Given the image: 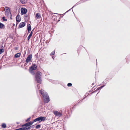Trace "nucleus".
Masks as SVG:
<instances>
[{
    "instance_id": "1",
    "label": "nucleus",
    "mask_w": 130,
    "mask_h": 130,
    "mask_svg": "<svg viewBox=\"0 0 130 130\" xmlns=\"http://www.w3.org/2000/svg\"><path fill=\"white\" fill-rule=\"evenodd\" d=\"M39 91L40 93L41 94L43 98L44 102L46 103H48L49 102L50 100L47 93L46 92H44V90L42 89L39 90Z\"/></svg>"
},
{
    "instance_id": "2",
    "label": "nucleus",
    "mask_w": 130,
    "mask_h": 130,
    "mask_svg": "<svg viewBox=\"0 0 130 130\" xmlns=\"http://www.w3.org/2000/svg\"><path fill=\"white\" fill-rule=\"evenodd\" d=\"M41 73L39 71H38L35 75L36 80L37 83L40 84L42 80L41 78Z\"/></svg>"
},
{
    "instance_id": "3",
    "label": "nucleus",
    "mask_w": 130,
    "mask_h": 130,
    "mask_svg": "<svg viewBox=\"0 0 130 130\" xmlns=\"http://www.w3.org/2000/svg\"><path fill=\"white\" fill-rule=\"evenodd\" d=\"M32 57V54L29 55L26 58V63H28L30 62L31 59Z\"/></svg>"
},
{
    "instance_id": "4",
    "label": "nucleus",
    "mask_w": 130,
    "mask_h": 130,
    "mask_svg": "<svg viewBox=\"0 0 130 130\" xmlns=\"http://www.w3.org/2000/svg\"><path fill=\"white\" fill-rule=\"evenodd\" d=\"M34 122L33 121L32 122L30 121L29 122H28L27 123H26L22 125V127H24V126H29L32 125V124Z\"/></svg>"
},
{
    "instance_id": "5",
    "label": "nucleus",
    "mask_w": 130,
    "mask_h": 130,
    "mask_svg": "<svg viewBox=\"0 0 130 130\" xmlns=\"http://www.w3.org/2000/svg\"><path fill=\"white\" fill-rule=\"evenodd\" d=\"M53 112L56 116L60 117L62 115V114L60 112L58 111H54Z\"/></svg>"
},
{
    "instance_id": "6",
    "label": "nucleus",
    "mask_w": 130,
    "mask_h": 130,
    "mask_svg": "<svg viewBox=\"0 0 130 130\" xmlns=\"http://www.w3.org/2000/svg\"><path fill=\"white\" fill-rule=\"evenodd\" d=\"M21 13L22 14H26L27 11V10L25 8H21Z\"/></svg>"
},
{
    "instance_id": "7",
    "label": "nucleus",
    "mask_w": 130,
    "mask_h": 130,
    "mask_svg": "<svg viewBox=\"0 0 130 130\" xmlns=\"http://www.w3.org/2000/svg\"><path fill=\"white\" fill-rule=\"evenodd\" d=\"M25 23L24 22L21 23L20 24L19 28H20L24 27L25 26Z\"/></svg>"
},
{
    "instance_id": "8",
    "label": "nucleus",
    "mask_w": 130,
    "mask_h": 130,
    "mask_svg": "<svg viewBox=\"0 0 130 130\" xmlns=\"http://www.w3.org/2000/svg\"><path fill=\"white\" fill-rule=\"evenodd\" d=\"M37 67V66L35 64H34L33 65L31 66L30 68L33 70H35L36 69Z\"/></svg>"
},
{
    "instance_id": "9",
    "label": "nucleus",
    "mask_w": 130,
    "mask_h": 130,
    "mask_svg": "<svg viewBox=\"0 0 130 130\" xmlns=\"http://www.w3.org/2000/svg\"><path fill=\"white\" fill-rule=\"evenodd\" d=\"M16 21L18 22H19L21 21V18H20V15L18 14L16 17Z\"/></svg>"
},
{
    "instance_id": "10",
    "label": "nucleus",
    "mask_w": 130,
    "mask_h": 130,
    "mask_svg": "<svg viewBox=\"0 0 130 130\" xmlns=\"http://www.w3.org/2000/svg\"><path fill=\"white\" fill-rule=\"evenodd\" d=\"M5 13L7 15H9L10 14H11L10 10L9 8L6 9V10L5 11Z\"/></svg>"
},
{
    "instance_id": "11",
    "label": "nucleus",
    "mask_w": 130,
    "mask_h": 130,
    "mask_svg": "<svg viewBox=\"0 0 130 130\" xmlns=\"http://www.w3.org/2000/svg\"><path fill=\"white\" fill-rule=\"evenodd\" d=\"M40 120L41 121H44L46 119V117L42 116H40L39 117Z\"/></svg>"
},
{
    "instance_id": "12",
    "label": "nucleus",
    "mask_w": 130,
    "mask_h": 130,
    "mask_svg": "<svg viewBox=\"0 0 130 130\" xmlns=\"http://www.w3.org/2000/svg\"><path fill=\"white\" fill-rule=\"evenodd\" d=\"M21 54L20 53H18L16 54H15L14 55V57L17 58L19 57L20 56Z\"/></svg>"
},
{
    "instance_id": "13",
    "label": "nucleus",
    "mask_w": 130,
    "mask_h": 130,
    "mask_svg": "<svg viewBox=\"0 0 130 130\" xmlns=\"http://www.w3.org/2000/svg\"><path fill=\"white\" fill-rule=\"evenodd\" d=\"M36 16L37 19H40L41 17V15L38 13L36 14Z\"/></svg>"
},
{
    "instance_id": "14",
    "label": "nucleus",
    "mask_w": 130,
    "mask_h": 130,
    "mask_svg": "<svg viewBox=\"0 0 130 130\" xmlns=\"http://www.w3.org/2000/svg\"><path fill=\"white\" fill-rule=\"evenodd\" d=\"M28 26L27 29L28 30V32H29L31 30V27L30 25L29 24L28 25Z\"/></svg>"
},
{
    "instance_id": "15",
    "label": "nucleus",
    "mask_w": 130,
    "mask_h": 130,
    "mask_svg": "<svg viewBox=\"0 0 130 130\" xmlns=\"http://www.w3.org/2000/svg\"><path fill=\"white\" fill-rule=\"evenodd\" d=\"M29 71L32 75H34L35 74V72L34 71V70L30 68L29 69Z\"/></svg>"
},
{
    "instance_id": "16",
    "label": "nucleus",
    "mask_w": 130,
    "mask_h": 130,
    "mask_svg": "<svg viewBox=\"0 0 130 130\" xmlns=\"http://www.w3.org/2000/svg\"><path fill=\"white\" fill-rule=\"evenodd\" d=\"M40 121V118L39 117L35 119L33 121L34 122H36L37 121Z\"/></svg>"
},
{
    "instance_id": "17",
    "label": "nucleus",
    "mask_w": 130,
    "mask_h": 130,
    "mask_svg": "<svg viewBox=\"0 0 130 130\" xmlns=\"http://www.w3.org/2000/svg\"><path fill=\"white\" fill-rule=\"evenodd\" d=\"M105 85V84L104 85L101 86L99 87H98L97 88L96 90H100L102 88L104 87Z\"/></svg>"
},
{
    "instance_id": "18",
    "label": "nucleus",
    "mask_w": 130,
    "mask_h": 130,
    "mask_svg": "<svg viewBox=\"0 0 130 130\" xmlns=\"http://www.w3.org/2000/svg\"><path fill=\"white\" fill-rule=\"evenodd\" d=\"M21 2L23 4H24L26 2V0H21Z\"/></svg>"
},
{
    "instance_id": "19",
    "label": "nucleus",
    "mask_w": 130,
    "mask_h": 130,
    "mask_svg": "<svg viewBox=\"0 0 130 130\" xmlns=\"http://www.w3.org/2000/svg\"><path fill=\"white\" fill-rule=\"evenodd\" d=\"M25 127H24V128H25V129L27 130H29L30 129V127L29 126H28V127H27L28 126H25Z\"/></svg>"
},
{
    "instance_id": "20",
    "label": "nucleus",
    "mask_w": 130,
    "mask_h": 130,
    "mask_svg": "<svg viewBox=\"0 0 130 130\" xmlns=\"http://www.w3.org/2000/svg\"><path fill=\"white\" fill-rule=\"evenodd\" d=\"M4 26L3 24L0 23V28H2Z\"/></svg>"
},
{
    "instance_id": "21",
    "label": "nucleus",
    "mask_w": 130,
    "mask_h": 130,
    "mask_svg": "<svg viewBox=\"0 0 130 130\" xmlns=\"http://www.w3.org/2000/svg\"><path fill=\"white\" fill-rule=\"evenodd\" d=\"M4 50L3 49L0 48V54L4 52Z\"/></svg>"
},
{
    "instance_id": "22",
    "label": "nucleus",
    "mask_w": 130,
    "mask_h": 130,
    "mask_svg": "<svg viewBox=\"0 0 130 130\" xmlns=\"http://www.w3.org/2000/svg\"><path fill=\"white\" fill-rule=\"evenodd\" d=\"M41 126V125L40 124H38L36 126L35 128L36 129H38L39 128H40Z\"/></svg>"
},
{
    "instance_id": "23",
    "label": "nucleus",
    "mask_w": 130,
    "mask_h": 130,
    "mask_svg": "<svg viewBox=\"0 0 130 130\" xmlns=\"http://www.w3.org/2000/svg\"><path fill=\"white\" fill-rule=\"evenodd\" d=\"M2 126L4 128H5L6 127V125L5 123H3L2 124Z\"/></svg>"
},
{
    "instance_id": "24",
    "label": "nucleus",
    "mask_w": 130,
    "mask_h": 130,
    "mask_svg": "<svg viewBox=\"0 0 130 130\" xmlns=\"http://www.w3.org/2000/svg\"><path fill=\"white\" fill-rule=\"evenodd\" d=\"M24 129H25L24 128V127H21L20 128H19V129H18V130H23Z\"/></svg>"
},
{
    "instance_id": "25",
    "label": "nucleus",
    "mask_w": 130,
    "mask_h": 130,
    "mask_svg": "<svg viewBox=\"0 0 130 130\" xmlns=\"http://www.w3.org/2000/svg\"><path fill=\"white\" fill-rule=\"evenodd\" d=\"M32 36V35H30L29 34V36H28L27 38V39L28 40H29L30 39V38Z\"/></svg>"
},
{
    "instance_id": "26",
    "label": "nucleus",
    "mask_w": 130,
    "mask_h": 130,
    "mask_svg": "<svg viewBox=\"0 0 130 130\" xmlns=\"http://www.w3.org/2000/svg\"><path fill=\"white\" fill-rule=\"evenodd\" d=\"M72 85L71 83H69L67 84V86L68 87H70L72 86Z\"/></svg>"
},
{
    "instance_id": "27",
    "label": "nucleus",
    "mask_w": 130,
    "mask_h": 130,
    "mask_svg": "<svg viewBox=\"0 0 130 130\" xmlns=\"http://www.w3.org/2000/svg\"><path fill=\"white\" fill-rule=\"evenodd\" d=\"M55 53V51H53L52 52H51V53L50 54V55H54Z\"/></svg>"
},
{
    "instance_id": "28",
    "label": "nucleus",
    "mask_w": 130,
    "mask_h": 130,
    "mask_svg": "<svg viewBox=\"0 0 130 130\" xmlns=\"http://www.w3.org/2000/svg\"><path fill=\"white\" fill-rule=\"evenodd\" d=\"M30 118H31V117H30L29 118H28L27 120H25L26 122H28V121H29L30 120Z\"/></svg>"
},
{
    "instance_id": "29",
    "label": "nucleus",
    "mask_w": 130,
    "mask_h": 130,
    "mask_svg": "<svg viewBox=\"0 0 130 130\" xmlns=\"http://www.w3.org/2000/svg\"><path fill=\"white\" fill-rule=\"evenodd\" d=\"M86 97V96L83 99H82V100H80V102H79L76 105H78V103H80V102H81L82 101V100L84 99H85V98Z\"/></svg>"
},
{
    "instance_id": "30",
    "label": "nucleus",
    "mask_w": 130,
    "mask_h": 130,
    "mask_svg": "<svg viewBox=\"0 0 130 130\" xmlns=\"http://www.w3.org/2000/svg\"><path fill=\"white\" fill-rule=\"evenodd\" d=\"M2 19L3 21H7V19H5V17H3Z\"/></svg>"
},
{
    "instance_id": "31",
    "label": "nucleus",
    "mask_w": 130,
    "mask_h": 130,
    "mask_svg": "<svg viewBox=\"0 0 130 130\" xmlns=\"http://www.w3.org/2000/svg\"><path fill=\"white\" fill-rule=\"evenodd\" d=\"M14 49L15 50H18V48L17 47H15L14 48Z\"/></svg>"
},
{
    "instance_id": "32",
    "label": "nucleus",
    "mask_w": 130,
    "mask_h": 130,
    "mask_svg": "<svg viewBox=\"0 0 130 130\" xmlns=\"http://www.w3.org/2000/svg\"><path fill=\"white\" fill-rule=\"evenodd\" d=\"M32 31L30 33V34L32 36Z\"/></svg>"
},
{
    "instance_id": "33",
    "label": "nucleus",
    "mask_w": 130,
    "mask_h": 130,
    "mask_svg": "<svg viewBox=\"0 0 130 130\" xmlns=\"http://www.w3.org/2000/svg\"><path fill=\"white\" fill-rule=\"evenodd\" d=\"M40 86V84H37V87L38 88Z\"/></svg>"
},
{
    "instance_id": "34",
    "label": "nucleus",
    "mask_w": 130,
    "mask_h": 130,
    "mask_svg": "<svg viewBox=\"0 0 130 130\" xmlns=\"http://www.w3.org/2000/svg\"><path fill=\"white\" fill-rule=\"evenodd\" d=\"M55 57H54V56H52V58H53V59H54V58Z\"/></svg>"
},
{
    "instance_id": "35",
    "label": "nucleus",
    "mask_w": 130,
    "mask_h": 130,
    "mask_svg": "<svg viewBox=\"0 0 130 130\" xmlns=\"http://www.w3.org/2000/svg\"><path fill=\"white\" fill-rule=\"evenodd\" d=\"M76 105H75L74 106H73V108H75Z\"/></svg>"
},
{
    "instance_id": "36",
    "label": "nucleus",
    "mask_w": 130,
    "mask_h": 130,
    "mask_svg": "<svg viewBox=\"0 0 130 130\" xmlns=\"http://www.w3.org/2000/svg\"><path fill=\"white\" fill-rule=\"evenodd\" d=\"M17 124H19V122H17Z\"/></svg>"
},
{
    "instance_id": "37",
    "label": "nucleus",
    "mask_w": 130,
    "mask_h": 130,
    "mask_svg": "<svg viewBox=\"0 0 130 130\" xmlns=\"http://www.w3.org/2000/svg\"><path fill=\"white\" fill-rule=\"evenodd\" d=\"M52 81H53L52 83H54V80H52Z\"/></svg>"
},
{
    "instance_id": "38",
    "label": "nucleus",
    "mask_w": 130,
    "mask_h": 130,
    "mask_svg": "<svg viewBox=\"0 0 130 130\" xmlns=\"http://www.w3.org/2000/svg\"><path fill=\"white\" fill-rule=\"evenodd\" d=\"M34 125H32V126H33V127H34Z\"/></svg>"
},
{
    "instance_id": "39",
    "label": "nucleus",
    "mask_w": 130,
    "mask_h": 130,
    "mask_svg": "<svg viewBox=\"0 0 130 130\" xmlns=\"http://www.w3.org/2000/svg\"><path fill=\"white\" fill-rule=\"evenodd\" d=\"M92 85H94V83H93L92 84Z\"/></svg>"
},
{
    "instance_id": "40",
    "label": "nucleus",
    "mask_w": 130,
    "mask_h": 130,
    "mask_svg": "<svg viewBox=\"0 0 130 130\" xmlns=\"http://www.w3.org/2000/svg\"><path fill=\"white\" fill-rule=\"evenodd\" d=\"M86 94H89V93H86Z\"/></svg>"
}]
</instances>
